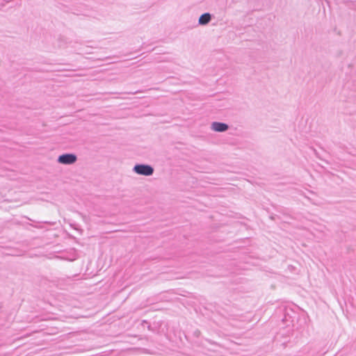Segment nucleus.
Wrapping results in <instances>:
<instances>
[{
  "label": "nucleus",
  "mask_w": 356,
  "mask_h": 356,
  "mask_svg": "<svg viewBox=\"0 0 356 356\" xmlns=\"http://www.w3.org/2000/svg\"><path fill=\"white\" fill-rule=\"evenodd\" d=\"M133 171L137 175L148 177L153 175L154 169L149 164L137 163L134 166Z\"/></svg>",
  "instance_id": "nucleus-1"
},
{
  "label": "nucleus",
  "mask_w": 356,
  "mask_h": 356,
  "mask_svg": "<svg viewBox=\"0 0 356 356\" xmlns=\"http://www.w3.org/2000/svg\"><path fill=\"white\" fill-rule=\"evenodd\" d=\"M77 161V156L74 153H65L58 156L57 162L64 165H72Z\"/></svg>",
  "instance_id": "nucleus-2"
},
{
  "label": "nucleus",
  "mask_w": 356,
  "mask_h": 356,
  "mask_svg": "<svg viewBox=\"0 0 356 356\" xmlns=\"http://www.w3.org/2000/svg\"><path fill=\"white\" fill-rule=\"evenodd\" d=\"M229 125L227 123L221 122H213L211 129L216 132H225L229 129Z\"/></svg>",
  "instance_id": "nucleus-3"
},
{
  "label": "nucleus",
  "mask_w": 356,
  "mask_h": 356,
  "mask_svg": "<svg viewBox=\"0 0 356 356\" xmlns=\"http://www.w3.org/2000/svg\"><path fill=\"white\" fill-rule=\"evenodd\" d=\"M212 15L209 13L202 14L198 19V24L201 26L207 25L212 19Z\"/></svg>",
  "instance_id": "nucleus-4"
},
{
  "label": "nucleus",
  "mask_w": 356,
  "mask_h": 356,
  "mask_svg": "<svg viewBox=\"0 0 356 356\" xmlns=\"http://www.w3.org/2000/svg\"><path fill=\"white\" fill-rule=\"evenodd\" d=\"M143 324H148V322L145 320L143 321Z\"/></svg>",
  "instance_id": "nucleus-5"
},
{
  "label": "nucleus",
  "mask_w": 356,
  "mask_h": 356,
  "mask_svg": "<svg viewBox=\"0 0 356 356\" xmlns=\"http://www.w3.org/2000/svg\"><path fill=\"white\" fill-rule=\"evenodd\" d=\"M147 327H148V330H151V325H148Z\"/></svg>",
  "instance_id": "nucleus-6"
},
{
  "label": "nucleus",
  "mask_w": 356,
  "mask_h": 356,
  "mask_svg": "<svg viewBox=\"0 0 356 356\" xmlns=\"http://www.w3.org/2000/svg\"><path fill=\"white\" fill-rule=\"evenodd\" d=\"M136 92H129V94H136Z\"/></svg>",
  "instance_id": "nucleus-7"
},
{
  "label": "nucleus",
  "mask_w": 356,
  "mask_h": 356,
  "mask_svg": "<svg viewBox=\"0 0 356 356\" xmlns=\"http://www.w3.org/2000/svg\"><path fill=\"white\" fill-rule=\"evenodd\" d=\"M315 154L318 156V153L316 151H315Z\"/></svg>",
  "instance_id": "nucleus-8"
}]
</instances>
